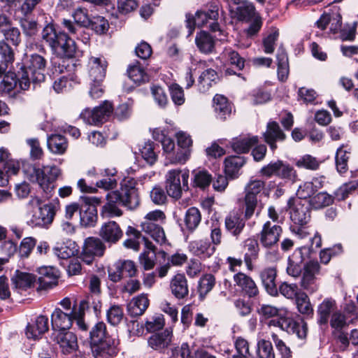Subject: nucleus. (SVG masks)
<instances>
[{
	"label": "nucleus",
	"instance_id": "nucleus-1",
	"mask_svg": "<svg viewBox=\"0 0 358 358\" xmlns=\"http://www.w3.org/2000/svg\"><path fill=\"white\" fill-rule=\"evenodd\" d=\"M146 176L136 179L125 178L120 189L111 191L106 194V203L102 206L101 213L108 217H120L122 210L120 206H124L129 210L136 209L140 204V197L137 185H142Z\"/></svg>",
	"mask_w": 358,
	"mask_h": 358
},
{
	"label": "nucleus",
	"instance_id": "nucleus-2",
	"mask_svg": "<svg viewBox=\"0 0 358 358\" xmlns=\"http://www.w3.org/2000/svg\"><path fill=\"white\" fill-rule=\"evenodd\" d=\"M45 59L40 55H26L18 71L19 87L22 90H28L31 81L37 83L44 81Z\"/></svg>",
	"mask_w": 358,
	"mask_h": 358
},
{
	"label": "nucleus",
	"instance_id": "nucleus-3",
	"mask_svg": "<svg viewBox=\"0 0 358 358\" xmlns=\"http://www.w3.org/2000/svg\"><path fill=\"white\" fill-rule=\"evenodd\" d=\"M42 39L50 47L54 53L61 57L72 58L76 53V44L66 33L55 30L51 23L47 24L41 32Z\"/></svg>",
	"mask_w": 358,
	"mask_h": 358
},
{
	"label": "nucleus",
	"instance_id": "nucleus-4",
	"mask_svg": "<svg viewBox=\"0 0 358 358\" xmlns=\"http://www.w3.org/2000/svg\"><path fill=\"white\" fill-rule=\"evenodd\" d=\"M219 6L212 3L206 8L197 10L195 15H186V26L189 29L188 35H191L195 26L202 27L208 26L212 31H220V24L217 22L219 17Z\"/></svg>",
	"mask_w": 358,
	"mask_h": 358
},
{
	"label": "nucleus",
	"instance_id": "nucleus-5",
	"mask_svg": "<svg viewBox=\"0 0 358 358\" xmlns=\"http://www.w3.org/2000/svg\"><path fill=\"white\" fill-rule=\"evenodd\" d=\"M264 181L250 179L244 188L243 208H245V218L250 219L257 210L258 216L263 208L259 198L265 188Z\"/></svg>",
	"mask_w": 358,
	"mask_h": 358
},
{
	"label": "nucleus",
	"instance_id": "nucleus-6",
	"mask_svg": "<svg viewBox=\"0 0 358 358\" xmlns=\"http://www.w3.org/2000/svg\"><path fill=\"white\" fill-rule=\"evenodd\" d=\"M61 174V170L56 166H43L42 168L32 167L31 180L38 182L48 197L55 189V182Z\"/></svg>",
	"mask_w": 358,
	"mask_h": 358
},
{
	"label": "nucleus",
	"instance_id": "nucleus-7",
	"mask_svg": "<svg viewBox=\"0 0 358 358\" xmlns=\"http://www.w3.org/2000/svg\"><path fill=\"white\" fill-rule=\"evenodd\" d=\"M189 171L172 169L166 175V189L168 195L175 199L182 196V190L187 191L188 187Z\"/></svg>",
	"mask_w": 358,
	"mask_h": 358
},
{
	"label": "nucleus",
	"instance_id": "nucleus-8",
	"mask_svg": "<svg viewBox=\"0 0 358 358\" xmlns=\"http://www.w3.org/2000/svg\"><path fill=\"white\" fill-rule=\"evenodd\" d=\"M269 327H279L288 334H296L298 338H305L308 332L306 322L302 318L295 320L289 317H274L268 322Z\"/></svg>",
	"mask_w": 358,
	"mask_h": 358
},
{
	"label": "nucleus",
	"instance_id": "nucleus-9",
	"mask_svg": "<svg viewBox=\"0 0 358 358\" xmlns=\"http://www.w3.org/2000/svg\"><path fill=\"white\" fill-rule=\"evenodd\" d=\"M113 112V106L110 102L105 101L100 106L90 110L85 109L80 117L83 121L90 125H99L107 120Z\"/></svg>",
	"mask_w": 358,
	"mask_h": 358
},
{
	"label": "nucleus",
	"instance_id": "nucleus-10",
	"mask_svg": "<svg viewBox=\"0 0 358 358\" xmlns=\"http://www.w3.org/2000/svg\"><path fill=\"white\" fill-rule=\"evenodd\" d=\"M320 272V265L317 261L310 260L303 266V272L301 279V287L310 294L315 293L319 289L316 275Z\"/></svg>",
	"mask_w": 358,
	"mask_h": 358
},
{
	"label": "nucleus",
	"instance_id": "nucleus-11",
	"mask_svg": "<svg viewBox=\"0 0 358 358\" xmlns=\"http://www.w3.org/2000/svg\"><path fill=\"white\" fill-rule=\"evenodd\" d=\"M138 269L134 262L129 259H119L108 268L109 279L117 282L123 278H133L137 274Z\"/></svg>",
	"mask_w": 358,
	"mask_h": 358
},
{
	"label": "nucleus",
	"instance_id": "nucleus-12",
	"mask_svg": "<svg viewBox=\"0 0 358 358\" xmlns=\"http://www.w3.org/2000/svg\"><path fill=\"white\" fill-rule=\"evenodd\" d=\"M282 234L280 225L266 221L258 234L259 243L262 248H276Z\"/></svg>",
	"mask_w": 358,
	"mask_h": 358
},
{
	"label": "nucleus",
	"instance_id": "nucleus-13",
	"mask_svg": "<svg viewBox=\"0 0 358 358\" xmlns=\"http://www.w3.org/2000/svg\"><path fill=\"white\" fill-rule=\"evenodd\" d=\"M55 215V206L52 203H46L33 211L27 223L32 227H48L52 222Z\"/></svg>",
	"mask_w": 358,
	"mask_h": 358
},
{
	"label": "nucleus",
	"instance_id": "nucleus-14",
	"mask_svg": "<svg viewBox=\"0 0 358 358\" xmlns=\"http://www.w3.org/2000/svg\"><path fill=\"white\" fill-rule=\"evenodd\" d=\"M52 338L64 355L72 354L78 349L77 336L72 331H55L52 334Z\"/></svg>",
	"mask_w": 358,
	"mask_h": 358
},
{
	"label": "nucleus",
	"instance_id": "nucleus-15",
	"mask_svg": "<svg viewBox=\"0 0 358 358\" xmlns=\"http://www.w3.org/2000/svg\"><path fill=\"white\" fill-rule=\"evenodd\" d=\"M76 316H78L77 310L75 307L69 313H64L60 308H56L51 315L52 333L68 331L71 327L74 317Z\"/></svg>",
	"mask_w": 358,
	"mask_h": 358
},
{
	"label": "nucleus",
	"instance_id": "nucleus-16",
	"mask_svg": "<svg viewBox=\"0 0 358 358\" xmlns=\"http://www.w3.org/2000/svg\"><path fill=\"white\" fill-rule=\"evenodd\" d=\"M243 209V215L238 211H232L229 213L224 220L226 230L236 238L243 232L245 227L246 220H249L245 218V208Z\"/></svg>",
	"mask_w": 358,
	"mask_h": 358
},
{
	"label": "nucleus",
	"instance_id": "nucleus-17",
	"mask_svg": "<svg viewBox=\"0 0 358 358\" xmlns=\"http://www.w3.org/2000/svg\"><path fill=\"white\" fill-rule=\"evenodd\" d=\"M118 341L113 337H107L92 347V354L95 358H112L117 352Z\"/></svg>",
	"mask_w": 358,
	"mask_h": 358
},
{
	"label": "nucleus",
	"instance_id": "nucleus-18",
	"mask_svg": "<svg viewBox=\"0 0 358 358\" xmlns=\"http://www.w3.org/2000/svg\"><path fill=\"white\" fill-rule=\"evenodd\" d=\"M88 81L103 82L108 62L103 57H91L88 61Z\"/></svg>",
	"mask_w": 358,
	"mask_h": 358
},
{
	"label": "nucleus",
	"instance_id": "nucleus-19",
	"mask_svg": "<svg viewBox=\"0 0 358 358\" xmlns=\"http://www.w3.org/2000/svg\"><path fill=\"white\" fill-rule=\"evenodd\" d=\"M233 280L234 285L248 297H255L259 294V289L255 280L245 273L241 271L236 273L233 276Z\"/></svg>",
	"mask_w": 358,
	"mask_h": 358
},
{
	"label": "nucleus",
	"instance_id": "nucleus-20",
	"mask_svg": "<svg viewBox=\"0 0 358 358\" xmlns=\"http://www.w3.org/2000/svg\"><path fill=\"white\" fill-rule=\"evenodd\" d=\"M304 251H308L306 247L298 248L288 258L286 271L289 275L298 278L301 275L303 266L306 264L303 263L305 260Z\"/></svg>",
	"mask_w": 358,
	"mask_h": 358
},
{
	"label": "nucleus",
	"instance_id": "nucleus-21",
	"mask_svg": "<svg viewBox=\"0 0 358 358\" xmlns=\"http://www.w3.org/2000/svg\"><path fill=\"white\" fill-rule=\"evenodd\" d=\"M99 235L105 242L112 245L122 238L123 231L116 222L109 221L101 225Z\"/></svg>",
	"mask_w": 358,
	"mask_h": 358
},
{
	"label": "nucleus",
	"instance_id": "nucleus-22",
	"mask_svg": "<svg viewBox=\"0 0 358 358\" xmlns=\"http://www.w3.org/2000/svg\"><path fill=\"white\" fill-rule=\"evenodd\" d=\"M90 199L89 197H85V203L80 205V222L84 227H94L98 219L96 208L90 203Z\"/></svg>",
	"mask_w": 358,
	"mask_h": 358
},
{
	"label": "nucleus",
	"instance_id": "nucleus-23",
	"mask_svg": "<svg viewBox=\"0 0 358 358\" xmlns=\"http://www.w3.org/2000/svg\"><path fill=\"white\" fill-rule=\"evenodd\" d=\"M176 138L180 150L176 153V160L179 163L184 164L191 155L192 140L191 136L184 131L178 132Z\"/></svg>",
	"mask_w": 358,
	"mask_h": 358
},
{
	"label": "nucleus",
	"instance_id": "nucleus-24",
	"mask_svg": "<svg viewBox=\"0 0 358 358\" xmlns=\"http://www.w3.org/2000/svg\"><path fill=\"white\" fill-rule=\"evenodd\" d=\"M37 278L41 289L51 288L57 284L59 271L52 266H43L38 268Z\"/></svg>",
	"mask_w": 358,
	"mask_h": 358
},
{
	"label": "nucleus",
	"instance_id": "nucleus-25",
	"mask_svg": "<svg viewBox=\"0 0 358 358\" xmlns=\"http://www.w3.org/2000/svg\"><path fill=\"white\" fill-rule=\"evenodd\" d=\"M259 277L266 292L271 296L278 295L276 285L277 268L275 266H268L263 268Z\"/></svg>",
	"mask_w": 358,
	"mask_h": 358
},
{
	"label": "nucleus",
	"instance_id": "nucleus-26",
	"mask_svg": "<svg viewBox=\"0 0 358 358\" xmlns=\"http://www.w3.org/2000/svg\"><path fill=\"white\" fill-rule=\"evenodd\" d=\"M244 248L246 252L243 256V261L248 271L254 269L253 262L258 259L259 252V243L255 238H248L244 241Z\"/></svg>",
	"mask_w": 358,
	"mask_h": 358
},
{
	"label": "nucleus",
	"instance_id": "nucleus-27",
	"mask_svg": "<svg viewBox=\"0 0 358 358\" xmlns=\"http://www.w3.org/2000/svg\"><path fill=\"white\" fill-rule=\"evenodd\" d=\"M290 219L301 226L306 224L310 219V211L308 204L296 201L290 209Z\"/></svg>",
	"mask_w": 358,
	"mask_h": 358
},
{
	"label": "nucleus",
	"instance_id": "nucleus-28",
	"mask_svg": "<svg viewBox=\"0 0 358 358\" xmlns=\"http://www.w3.org/2000/svg\"><path fill=\"white\" fill-rule=\"evenodd\" d=\"M265 141L269 145L271 150L277 148L276 142L283 141L285 134L276 122H269L267 124L266 131L264 133Z\"/></svg>",
	"mask_w": 358,
	"mask_h": 358
},
{
	"label": "nucleus",
	"instance_id": "nucleus-29",
	"mask_svg": "<svg viewBox=\"0 0 358 358\" xmlns=\"http://www.w3.org/2000/svg\"><path fill=\"white\" fill-rule=\"evenodd\" d=\"M49 329L48 318L45 315L38 316L27 327L26 335L28 338L37 339Z\"/></svg>",
	"mask_w": 358,
	"mask_h": 358
},
{
	"label": "nucleus",
	"instance_id": "nucleus-30",
	"mask_svg": "<svg viewBox=\"0 0 358 358\" xmlns=\"http://www.w3.org/2000/svg\"><path fill=\"white\" fill-rule=\"evenodd\" d=\"M170 289L172 294L178 299H185L189 294L186 277L182 273L176 274L171 280Z\"/></svg>",
	"mask_w": 358,
	"mask_h": 358
},
{
	"label": "nucleus",
	"instance_id": "nucleus-31",
	"mask_svg": "<svg viewBox=\"0 0 358 358\" xmlns=\"http://www.w3.org/2000/svg\"><path fill=\"white\" fill-rule=\"evenodd\" d=\"M141 231L150 236L155 241L160 245L166 243L164 230L160 223L141 222Z\"/></svg>",
	"mask_w": 358,
	"mask_h": 358
},
{
	"label": "nucleus",
	"instance_id": "nucleus-32",
	"mask_svg": "<svg viewBox=\"0 0 358 358\" xmlns=\"http://www.w3.org/2000/svg\"><path fill=\"white\" fill-rule=\"evenodd\" d=\"M259 141L257 136H238L231 141L232 150L238 154L248 152L252 146L257 144Z\"/></svg>",
	"mask_w": 358,
	"mask_h": 358
},
{
	"label": "nucleus",
	"instance_id": "nucleus-33",
	"mask_svg": "<svg viewBox=\"0 0 358 358\" xmlns=\"http://www.w3.org/2000/svg\"><path fill=\"white\" fill-rule=\"evenodd\" d=\"M172 337V331L166 329L164 331L152 335L148 340V345L155 350L161 351L166 348Z\"/></svg>",
	"mask_w": 358,
	"mask_h": 358
},
{
	"label": "nucleus",
	"instance_id": "nucleus-34",
	"mask_svg": "<svg viewBox=\"0 0 358 358\" xmlns=\"http://www.w3.org/2000/svg\"><path fill=\"white\" fill-rule=\"evenodd\" d=\"M246 163V159L243 156H230L224 160V171L227 176L236 178L238 176L240 169Z\"/></svg>",
	"mask_w": 358,
	"mask_h": 358
},
{
	"label": "nucleus",
	"instance_id": "nucleus-35",
	"mask_svg": "<svg viewBox=\"0 0 358 358\" xmlns=\"http://www.w3.org/2000/svg\"><path fill=\"white\" fill-rule=\"evenodd\" d=\"M11 280L16 288L26 290L34 285L36 276L32 273L16 271Z\"/></svg>",
	"mask_w": 358,
	"mask_h": 358
},
{
	"label": "nucleus",
	"instance_id": "nucleus-36",
	"mask_svg": "<svg viewBox=\"0 0 358 358\" xmlns=\"http://www.w3.org/2000/svg\"><path fill=\"white\" fill-rule=\"evenodd\" d=\"M145 246L148 251H144L139 256V263L143 267L144 270L149 271L152 269L155 265V246L154 244L144 238Z\"/></svg>",
	"mask_w": 358,
	"mask_h": 358
},
{
	"label": "nucleus",
	"instance_id": "nucleus-37",
	"mask_svg": "<svg viewBox=\"0 0 358 358\" xmlns=\"http://www.w3.org/2000/svg\"><path fill=\"white\" fill-rule=\"evenodd\" d=\"M190 251L201 259L210 257L215 252V248L208 241L199 240L189 244Z\"/></svg>",
	"mask_w": 358,
	"mask_h": 358
},
{
	"label": "nucleus",
	"instance_id": "nucleus-38",
	"mask_svg": "<svg viewBox=\"0 0 358 358\" xmlns=\"http://www.w3.org/2000/svg\"><path fill=\"white\" fill-rule=\"evenodd\" d=\"M213 107L217 117L226 120L231 113V106L223 95L216 94L213 98Z\"/></svg>",
	"mask_w": 358,
	"mask_h": 358
},
{
	"label": "nucleus",
	"instance_id": "nucleus-39",
	"mask_svg": "<svg viewBox=\"0 0 358 358\" xmlns=\"http://www.w3.org/2000/svg\"><path fill=\"white\" fill-rule=\"evenodd\" d=\"M149 306L146 294H140L134 298L128 305V313L131 317L143 315Z\"/></svg>",
	"mask_w": 358,
	"mask_h": 358
},
{
	"label": "nucleus",
	"instance_id": "nucleus-40",
	"mask_svg": "<svg viewBox=\"0 0 358 358\" xmlns=\"http://www.w3.org/2000/svg\"><path fill=\"white\" fill-rule=\"evenodd\" d=\"M47 145L50 151L56 155H63L68 148L66 138L60 134H52L48 136Z\"/></svg>",
	"mask_w": 358,
	"mask_h": 358
},
{
	"label": "nucleus",
	"instance_id": "nucleus-41",
	"mask_svg": "<svg viewBox=\"0 0 358 358\" xmlns=\"http://www.w3.org/2000/svg\"><path fill=\"white\" fill-rule=\"evenodd\" d=\"M170 269L169 263H159V266L156 268L155 271L143 274V282L147 287H152L156 282L157 277L163 278L166 276Z\"/></svg>",
	"mask_w": 358,
	"mask_h": 358
},
{
	"label": "nucleus",
	"instance_id": "nucleus-42",
	"mask_svg": "<svg viewBox=\"0 0 358 358\" xmlns=\"http://www.w3.org/2000/svg\"><path fill=\"white\" fill-rule=\"evenodd\" d=\"M195 42L199 50L205 54L210 53L215 48V41L214 38L206 31L199 32L195 38Z\"/></svg>",
	"mask_w": 358,
	"mask_h": 358
},
{
	"label": "nucleus",
	"instance_id": "nucleus-43",
	"mask_svg": "<svg viewBox=\"0 0 358 358\" xmlns=\"http://www.w3.org/2000/svg\"><path fill=\"white\" fill-rule=\"evenodd\" d=\"M101 301L98 295L88 296L86 299L80 301L79 303V315L84 314L85 310L92 309L96 317L101 313Z\"/></svg>",
	"mask_w": 358,
	"mask_h": 358
},
{
	"label": "nucleus",
	"instance_id": "nucleus-44",
	"mask_svg": "<svg viewBox=\"0 0 358 358\" xmlns=\"http://www.w3.org/2000/svg\"><path fill=\"white\" fill-rule=\"evenodd\" d=\"M336 308L335 300L332 299H325L317 308L318 323L320 324H326L328 322L329 315Z\"/></svg>",
	"mask_w": 358,
	"mask_h": 358
},
{
	"label": "nucleus",
	"instance_id": "nucleus-45",
	"mask_svg": "<svg viewBox=\"0 0 358 358\" xmlns=\"http://www.w3.org/2000/svg\"><path fill=\"white\" fill-rule=\"evenodd\" d=\"M117 171L115 169H105L101 173L102 178L96 182V186L105 190L113 189L116 187L117 181L116 179Z\"/></svg>",
	"mask_w": 358,
	"mask_h": 358
},
{
	"label": "nucleus",
	"instance_id": "nucleus-46",
	"mask_svg": "<svg viewBox=\"0 0 358 358\" xmlns=\"http://www.w3.org/2000/svg\"><path fill=\"white\" fill-rule=\"evenodd\" d=\"M83 248L87 254L101 257L106 250V245L100 238L89 237L85 239Z\"/></svg>",
	"mask_w": 358,
	"mask_h": 358
},
{
	"label": "nucleus",
	"instance_id": "nucleus-47",
	"mask_svg": "<svg viewBox=\"0 0 358 358\" xmlns=\"http://www.w3.org/2000/svg\"><path fill=\"white\" fill-rule=\"evenodd\" d=\"M201 220V215L197 208L191 207L186 211L184 222L186 229L189 231H194L199 225Z\"/></svg>",
	"mask_w": 358,
	"mask_h": 358
},
{
	"label": "nucleus",
	"instance_id": "nucleus-48",
	"mask_svg": "<svg viewBox=\"0 0 358 358\" xmlns=\"http://www.w3.org/2000/svg\"><path fill=\"white\" fill-rule=\"evenodd\" d=\"M179 354L181 358H216L204 348H198L192 352L187 343H183L180 349Z\"/></svg>",
	"mask_w": 358,
	"mask_h": 358
},
{
	"label": "nucleus",
	"instance_id": "nucleus-49",
	"mask_svg": "<svg viewBox=\"0 0 358 358\" xmlns=\"http://www.w3.org/2000/svg\"><path fill=\"white\" fill-rule=\"evenodd\" d=\"M127 73L129 79L137 85L148 82L149 80L148 74L145 72L144 69L140 66L138 62L129 66L127 69Z\"/></svg>",
	"mask_w": 358,
	"mask_h": 358
},
{
	"label": "nucleus",
	"instance_id": "nucleus-50",
	"mask_svg": "<svg viewBox=\"0 0 358 358\" xmlns=\"http://www.w3.org/2000/svg\"><path fill=\"white\" fill-rule=\"evenodd\" d=\"M350 155V148L348 145H343L338 148L336 154V165L339 173H343L347 171Z\"/></svg>",
	"mask_w": 358,
	"mask_h": 358
},
{
	"label": "nucleus",
	"instance_id": "nucleus-51",
	"mask_svg": "<svg viewBox=\"0 0 358 358\" xmlns=\"http://www.w3.org/2000/svg\"><path fill=\"white\" fill-rule=\"evenodd\" d=\"M236 8V17L240 21H248L256 15L255 8L252 3L243 1Z\"/></svg>",
	"mask_w": 358,
	"mask_h": 358
},
{
	"label": "nucleus",
	"instance_id": "nucleus-52",
	"mask_svg": "<svg viewBox=\"0 0 358 358\" xmlns=\"http://www.w3.org/2000/svg\"><path fill=\"white\" fill-rule=\"evenodd\" d=\"M54 254L59 259H66L74 256L78 252L76 245L74 242H66L53 249Z\"/></svg>",
	"mask_w": 358,
	"mask_h": 358
},
{
	"label": "nucleus",
	"instance_id": "nucleus-53",
	"mask_svg": "<svg viewBox=\"0 0 358 358\" xmlns=\"http://www.w3.org/2000/svg\"><path fill=\"white\" fill-rule=\"evenodd\" d=\"M107 337H110L106 331V325L103 322H98L94 325L90 331V338L91 344H97L105 340Z\"/></svg>",
	"mask_w": 358,
	"mask_h": 358
},
{
	"label": "nucleus",
	"instance_id": "nucleus-54",
	"mask_svg": "<svg viewBox=\"0 0 358 358\" xmlns=\"http://www.w3.org/2000/svg\"><path fill=\"white\" fill-rule=\"evenodd\" d=\"M296 308L299 312L307 317L313 315V308L310 301V299L305 292H300L295 299Z\"/></svg>",
	"mask_w": 358,
	"mask_h": 358
},
{
	"label": "nucleus",
	"instance_id": "nucleus-55",
	"mask_svg": "<svg viewBox=\"0 0 358 358\" xmlns=\"http://www.w3.org/2000/svg\"><path fill=\"white\" fill-rule=\"evenodd\" d=\"M222 57L231 65L235 66L238 71H241L245 67V59L235 50L229 48L225 49Z\"/></svg>",
	"mask_w": 358,
	"mask_h": 358
},
{
	"label": "nucleus",
	"instance_id": "nucleus-56",
	"mask_svg": "<svg viewBox=\"0 0 358 358\" xmlns=\"http://www.w3.org/2000/svg\"><path fill=\"white\" fill-rule=\"evenodd\" d=\"M124 317L123 308L119 305L113 304L106 311L107 322L113 326L120 324Z\"/></svg>",
	"mask_w": 358,
	"mask_h": 358
},
{
	"label": "nucleus",
	"instance_id": "nucleus-57",
	"mask_svg": "<svg viewBox=\"0 0 358 358\" xmlns=\"http://www.w3.org/2000/svg\"><path fill=\"white\" fill-rule=\"evenodd\" d=\"M193 175L194 187H199L201 189H205L206 187H209L213 181L211 174L206 170L194 171Z\"/></svg>",
	"mask_w": 358,
	"mask_h": 358
},
{
	"label": "nucleus",
	"instance_id": "nucleus-58",
	"mask_svg": "<svg viewBox=\"0 0 358 358\" xmlns=\"http://www.w3.org/2000/svg\"><path fill=\"white\" fill-rule=\"evenodd\" d=\"M13 61L14 52L11 47L5 41H0V66L7 69Z\"/></svg>",
	"mask_w": 358,
	"mask_h": 358
},
{
	"label": "nucleus",
	"instance_id": "nucleus-59",
	"mask_svg": "<svg viewBox=\"0 0 358 358\" xmlns=\"http://www.w3.org/2000/svg\"><path fill=\"white\" fill-rule=\"evenodd\" d=\"M217 78V74L215 70L208 69L204 71L199 78L200 90L202 92L208 90Z\"/></svg>",
	"mask_w": 358,
	"mask_h": 358
},
{
	"label": "nucleus",
	"instance_id": "nucleus-60",
	"mask_svg": "<svg viewBox=\"0 0 358 358\" xmlns=\"http://www.w3.org/2000/svg\"><path fill=\"white\" fill-rule=\"evenodd\" d=\"M18 73H8L4 75L0 83V92L2 93H10L14 90L17 84L19 85Z\"/></svg>",
	"mask_w": 358,
	"mask_h": 358
},
{
	"label": "nucleus",
	"instance_id": "nucleus-61",
	"mask_svg": "<svg viewBox=\"0 0 358 358\" xmlns=\"http://www.w3.org/2000/svg\"><path fill=\"white\" fill-rule=\"evenodd\" d=\"M333 201L334 198L331 195L322 192L310 198V204L314 208L319 209L331 205Z\"/></svg>",
	"mask_w": 358,
	"mask_h": 358
},
{
	"label": "nucleus",
	"instance_id": "nucleus-62",
	"mask_svg": "<svg viewBox=\"0 0 358 358\" xmlns=\"http://www.w3.org/2000/svg\"><path fill=\"white\" fill-rule=\"evenodd\" d=\"M278 178L294 182L297 180L296 171L288 163L280 160Z\"/></svg>",
	"mask_w": 358,
	"mask_h": 358
},
{
	"label": "nucleus",
	"instance_id": "nucleus-63",
	"mask_svg": "<svg viewBox=\"0 0 358 358\" xmlns=\"http://www.w3.org/2000/svg\"><path fill=\"white\" fill-rule=\"evenodd\" d=\"M236 353L232 356V358H255L250 352L248 342L242 338H238L235 342Z\"/></svg>",
	"mask_w": 358,
	"mask_h": 358
},
{
	"label": "nucleus",
	"instance_id": "nucleus-64",
	"mask_svg": "<svg viewBox=\"0 0 358 358\" xmlns=\"http://www.w3.org/2000/svg\"><path fill=\"white\" fill-rule=\"evenodd\" d=\"M257 355L259 358H275V352L271 343L264 339L258 341Z\"/></svg>",
	"mask_w": 358,
	"mask_h": 358
}]
</instances>
